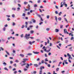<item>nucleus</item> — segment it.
I'll use <instances>...</instances> for the list:
<instances>
[{
  "instance_id": "a878e982",
  "label": "nucleus",
  "mask_w": 74,
  "mask_h": 74,
  "mask_svg": "<svg viewBox=\"0 0 74 74\" xmlns=\"http://www.w3.org/2000/svg\"><path fill=\"white\" fill-rule=\"evenodd\" d=\"M37 3H41V0H38Z\"/></svg>"
},
{
  "instance_id": "5701e85b",
  "label": "nucleus",
  "mask_w": 74,
  "mask_h": 74,
  "mask_svg": "<svg viewBox=\"0 0 74 74\" xmlns=\"http://www.w3.org/2000/svg\"><path fill=\"white\" fill-rule=\"evenodd\" d=\"M17 11H19V10H20V8L18 7L17 8Z\"/></svg>"
},
{
  "instance_id": "72a5a7b5",
  "label": "nucleus",
  "mask_w": 74,
  "mask_h": 74,
  "mask_svg": "<svg viewBox=\"0 0 74 74\" xmlns=\"http://www.w3.org/2000/svg\"><path fill=\"white\" fill-rule=\"evenodd\" d=\"M23 60H25V61L26 62V61H27V60H28V59H23Z\"/></svg>"
},
{
  "instance_id": "58836bf2",
  "label": "nucleus",
  "mask_w": 74,
  "mask_h": 74,
  "mask_svg": "<svg viewBox=\"0 0 74 74\" xmlns=\"http://www.w3.org/2000/svg\"><path fill=\"white\" fill-rule=\"evenodd\" d=\"M24 27H25V25H23L21 27V28L23 29V28H24Z\"/></svg>"
},
{
  "instance_id": "8fccbe9b",
  "label": "nucleus",
  "mask_w": 74,
  "mask_h": 74,
  "mask_svg": "<svg viewBox=\"0 0 74 74\" xmlns=\"http://www.w3.org/2000/svg\"><path fill=\"white\" fill-rule=\"evenodd\" d=\"M33 27V25H30L29 26V27L30 28H32V27Z\"/></svg>"
},
{
  "instance_id": "ea45409f",
  "label": "nucleus",
  "mask_w": 74,
  "mask_h": 74,
  "mask_svg": "<svg viewBox=\"0 0 74 74\" xmlns=\"http://www.w3.org/2000/svg\"><path fill=\"white\" fill-rule=\"evenodd\" d=\"M47 19H49V15L47 16Z\"/></svg>"
},
{
  "instance_id": "0e129e2a",
  "label": "nucleus",
  "mask_w": 74,
  "mask_h": 74,
  "mask_svg": "<svg viewBox=\"0 0 74 74\" xmlns=\"http://www.w3.org/2000/svg\"><path fill=\"white\" fill-rule=\"evenodd\" d=\"M51 55V53L49 52L48 53V55H49V56H50V55Z\"/></svg>"
},
{
  "instance_id": "1a4fd4ad",
  "label": "nucleus",
  "mask_w": 74,
  "mask_h": 74,
  "mask_svg": "<svg viewBox=\"0 0 74 74\" xmlns=\"http://www.w3.org/2000/svg\"><path fill=\"white\" fill-rule=\"evenodd\" d=\"M33 53H34V54H38V53H39V52H35L34 51H33Z\"/></svg>"
},
{
  "instance_id": "680f3d73",
  "label": "nucleus",
  "mask_w": 74,
  "mask_h": 74,
  "mask_svg": "<svg viewBox=\"0 0 74 74\" xmlns=\"http://www.w3.org/2000/svg\"><path fill=\"white\" fill-rule=\"evenodd\" d=\"M44 8V7L42 6H40V8Z\"/></svg>"
},
{
  "instance_id": "4468645a",
  "label": "nucleus",
  "mask_w": 74,
  "mask_h": 74,
  "mask_svg": "<svg viewBox=\"0 0 74 74\" xmlns=\"http://www.w3.org/2000/svg\"><path fill=\"white\" fill-rule=\"evenodd\" d=\"M25 15H26V14H25V13H23L22 15V16H24V17H25Z\"/></svg>"
},
{
  "instance_id": "a211bd4d",
  "label": "nucleus",
  "mask_w": 74,
  "mask_h": 74,
  "mask_svg": "<svg viewBox=\"0 0 74 74\" xmlns=\"http://www.w3.org/2000/svg\"><path fill=\"white\" fill-rule=\"evenodd\" d=\"M49 30H50V29L49 28H47L46 29V31H49Z\"/></svg>"
},
{
  "instance_id": "69168bd1",
  "label": "nucleus",
  "mask_w": 74,
  "mask_h": 74,
  "mask_svg": "<svg viewBox=\"0 0 74 74\" xmlns=\"http://www.w3.org/2000/svg\"><path fill=\"white\" fill-rule=\"evenodd\" d=\"M73 39H74V38L73 37H72L71 39V40H73Z\"/></svg>"
},
{
  "instance_id": "e433bc0d",
  "label": "nucleus",
  "mask_w": 74,
  "mask_h": 74,
  "mask_svg": "<svg viewBox=\"0 0 74 74\" xmlns=\"http://www.w3.org/2000/svg\"><path fill=\"white\" fill-rule=\"evenodd\" d=\"M14 74H16V73H17V71H15L14 72Z\"/></svg>"
},
{
  "instance_id": "864d4df0",
  "label": "nucleus",
  "mask_w": 74,
  "mask_h": 74,
  "mask_svg": "<svg viewBox=\"0 0 74 74\" xmlns=\"http://www.w3.org/2000/svg\"><path fill=\"white\" fill-rule=\"evenodd\" d=\"M44 63V60H42L41 61V63Z\"/></svg>"
},
{
  "instance_id": "5fc2aeb1",
  "label": "nucleus",
  "mask_w": 74,
  "mask_h": 74,
  "mask_svg": "<svg viewBox=\"0 0 74 74\" xmlns=\"http://www.w3.org/2000/svg\"><path fill=\"white\" fill-rule=\"evenodd\" d=\"M55 14H58V11H56L55 12Z\"/></svg>"
},
{
  "instance_id": "b1692460",
  "label": "nucleus",
  "mask_w": 74,
  "mask_h": 74,
  "mask_svg": "<svg viewBox=\"0 0 74 74\" xmlns=\"http://www.w3.org/2000/svg\"><path fill=\"white\" fill-rule=\"evenodd\" d=\"M24 5H26V4H27V2L25 1L24 2Z\"/></svg>"
},
{
  "instance_id": "c03bdc74",
  "label": "nucleus",
  "mask_w": 74,
  "mask_h": 74,
  "mask_svg": "<svg viewBox=\"0 0 74 74\" xmlns=\"http://www.w3.org/2000/svg\"><path fill=\"white\" fill-rule=\"evenodd\" d=\"M12 25V26H15V23H13Z\"/></svg>"
},
{
  "instance_id": "7ed1b4c3",
  "label": "nucleus",
  "mask_w": 74,
  "mask_h": 74,
  "mask_svg": "<svg viewBox=\"0 0 74 74\" xmlns=\"http://www.w3.org/2000/svg\"><path fill=\"white\" fill-rule=\"evenodd\" d=\"M22 62H23V64H22V62H21L19 63V64H21V66H25V65L26 64L25 63V62H26V61H25V60H24L23 61H22Z\"/></svg>"
},
{
  "instance_id": "9b49d317",
  "label": "nucleus",
  "mask_w": 74,
  "mask_h": 74,
  "mask_svg": "<svg viewBox=\"0 0 74 74\" xmlns=\"http://www.w3.org/2000/svg\"><path fill=\"white\" fill-rule=\"evenodd\" d=\"M67 60H66L64 61V62H65V64H68V63L67 62Z\"/></svg>"
},
{
  "instance_id": "37998d69",
  "label": "nucleus",
  "mask_w": 74,
  "mask_h": 74,
  "mask_svg": "<svg viewBox=\"0 0 74 74\" xmlns=\"http://www.w3.org/2000/svg\"><path fill=\"white\" fill-rule=\"evenodd\" d=\"M51 51V50L49 49L47 51V52H49V51Z\"/></svg>"
},
{
  "instance_id": "f03ea898",
  "label": "nucleus",
  "mask_w": 74,
  "mask_h": 74,
  "mask_svg": "<svg viewBox=\"0 0 74 74\" xmlns=\"http://www.w3.org/2000/svg\"><path fill=\"white\" fill-rule=\"evenodd\" d=\"M67 56L69 57L68 58V61L69 63H71V60H70V59H73V58L72 57H71V55H70L69 53H68L67 54Z\"/></svg>"
},
{
  "instance_id": "39448f33",
  "label": "nucleus",
  "mask_w": 74,
  "mask_h": 74,
  "mask_svg": "<svg viewBox=\"0 0 74 74\" xmlns=\"http://www.w3.org/2000/svg\"><path fill=\"white\" fill-rule=\"evenodd\" d=\"M42 69H45V67L44 66H41L40 68V70H42Z\"/></svg>"
},
{
  "instance_id": "052dcab7",
  "label": "nucleus",
  "mask_w": 74,
  "mask_h": 74,
  "mask_svg": "<svg viewBox=\"0 0 74 74\" xmlns=\"http://www.w3.org/2000/svg\"><path fill=\"white\" fill-rule=\"evenodd\" d=\"M15 50L14 49L13 50V53H15Z\"/></svg>"
},
{
  "instance_id": "2f4dec72",
  "label": "nucleus",
  "mask_w": 74,
  "mask_h": 74,
  "mask_svg": "<svg viewBox=\"0 0 74 74\" xmlns=\"http://www.w3.org/2000/svg\"><path fill=\"white\" fill-rule=\"evenodd\" d=\"M59 70V68H57L56 69V71H58Z\"/></svg>"
},
{
  "instance_id": "423d86ee",
  "label": "nucleus",
  "mask_w": 74,
  "mask_h": 74,
  "mask_svg": "<svg viewBox=\"0 0 74 74\" xmlns=\"http://www.w3.org/2000/svg\"><path fill=\"white\" fill-rule=\"evenodd\" d=\"M27 66H25V67L26 69H28L29 68V64H27Z\"/></svg>"
},
{
  "instance_id": "6e6d98bb",
  "label": "nucleus",
  "mask_w": 74,
  "mask_h": 74,
  "mask_svg": "<svg viewBox=\"0 0 74 74\" xmlns=\"http://www.w3.org/2000/svg\"><path fill=\"white\" fill-rule=\"evenodd\" d=\"M13 66H14V67H16V64H13Z\"/></svg>"
},
{
  "instance_id": "de8ad7c7",
  "label": "nucleus",
  "mask_w": 74,
  "mask_h": 74,
  "mask_svg": "<svg viewBox=\"0 0 74 74\" xmlns=\"http://www.w3.org/2000/svg\"><path fill=\"white\" fill-rule=\"evenodd\" d=\"M5 29L6 28L5 27H4L3 28V31H5Z\"/></svg>"
},
{
  "instance_id": "412c9836",
  "label": "nucleus",
  "mask_w": 74,
  "mask_h": 74,
  "mask_svg": "<svg viewBox=\"0 0 74 74\" xmlns=\"http://www.w3.org/2000/svg\"><path fill=\"white\" fill-rule=\"evenodd\" d=\"M12 10H13V11H15L16 10V9L15 8H13L12 9Z\"/></svg>"
},
{
  "instance_id": "20e7f679",
  "label": "nucleus",
  "mask_w": 74,
  "mask_h": 74,
  "mask_svg": "<svg viewBox=\"0 0 74 74\" xmlns=\"http://www.w3.org/2000/svg\"><path fill=\"white\" fill-rule=\"evenodd\" d=\"M64 32L65 34H69L68 32H67V30L66 29H64Z\"/></svg>"
},
{
  "instance_id": "a18cd8bd",
  "label": "nucleus",
  "mask_w": 74,
  "mask_h": 74,
  "mask_svg": "<svg viewBox=\"0 0 74 74\" xmlns=\"http://www.w3.org/2000/svg\"><path fill=\"white\" fill-rule=\"evenodd\" d=\"M47 66L48 67H51V65L50 64H48Z\"/></svg>"
},
{
  "instance_id": "ddd939ff",
  "label": "nucleus",
  "mask_w": 74,
  "mask_h": 74,
  "mask_svg": "<svg viewBox=\"0 0 74 74\" xmlns=\"http://www.w3.org/2000/svg\"><path fill=\"white\" fill-rule=\"evenodd\" d=\"M58 14L59 16H60V15H61V14H62V12H60L59 13H58Z\"/></svg>"
},
{
  "instance_id": "aec40b11",
  "label": "nucleus",
  "mask_w": 74,
  "mask_h": 74,
  "mask_svg": "<svg viewBox=\"0 0 74 74\" xmlns=\"http://www.w3.org/2000/svg\"><path fill=\"white\" fill-rule=\"evenodd\" d=\"M15 62L16 63H18V62H19V60H15Z\"/></svg>"
},
{
  "instance_id": "cd10ccee",
  "label": "nucleus",
  "mask_w": 74,
  "mask_h": 74,
  "mask_svg": "<svg viewBox=\"0 0 74 74\" xmlns=\"http://www.w3.org/2000/svg\"><path fill=\"white\" fill-rule=\"evenodd\" d=\"M63 25H60V29H62L63 28Z\"/></svg>"
},
{
  "instance_id": "2eb2a0df",
  "label": "nucleus",
  "mask_w": 74,
  "mask_h": 74,
  "mask_svg": "<svg viewBox=\"0 0 74 74\" xmlns=\"http://www.w3.org/2000/svg\"><path fill=\"white\" fill-rule=\"evenodd\" d=\"M64 19L65 21L67 23H68V21H67V18H64Z\"/></svg>"
},
{
  "instance_id": "338daca9",
  "label": "nucleus",
  "mask_w": 74,
  "mask_h": 74,
  "mask_svg": "<svg viewBox=\"0 0 74 74\" xmlns=\"http://www.w3.org/2000/svg\"><path fill=\"white\" fill-rule=\"evenodd\" d=\"M42 23H43V22H41L39 23V25H41V24H42Z\"/></svg>"
},
{
  "instance_id": "13d9d810",
  "label": "nucleus",
  "mask_w": 74,
  "mask_h": 74,
  "mask_svg": "<svg viewBox=\"0 0 74 74\" xmlns=\"http://www.w3.org/2000/svg\"><path fill=\"white\" fill-rule=\"evenodd\" d=\"M21 37L22 38V37H23V34H22L21 36Z\"/></svg>"
},
{
  "instance_id": "09e8293b",
  "label": "nucleus",
  "mask_w": 74,
  "mask_h": 74,
  "mask_svg": "<svg viewBox=\"0 0 74 74\" xmlns=\"http://www.w3.org/2000/svg\"><path fill=\"white\" fill-rule=\"evenodd\" d=\"M55 8H56V9H59V8H58V6L56 5L55 6Z\"/></svg>"
},
{
  "instance_id": "f704fd0d",
  "label": "nucleus",
  "mask_w": 74,
  "mask_h": 74,
  "mask_svg": "<svg viewBox=\"0 0 74 74\" xmlns=\"http://www.w3.org/2000/svg\"><path fill=\"white\" fill-rule=\"evenodd\" d=\"M6 16L7 17H8V18H10V15H6Z\"/></svg>"
},
{
  "instance_id": "9d476101",
  "label": "nucleus",
  "mask_w": 74,
  "mask_h": 74,
  "mask_svg": "<svg viewBox=\"0 0 74 74\" xmlns=\"http://www.w3.org/2000/svg\"><path fill=\"white\" fill-rule=\"evenodd\" d=\"M73 48V47H70L69 49H70V51H73V49H72V48Z\"/></svg>"
},
{
  "instance_id": "4be33fe9",
  "label": "nucleus",
  "mask_w": 74,
  "mask_h": 74,
  "mask_svg": "<svg viewBox=\"0 0 74 74\" xmlns=\"http://www.w3.org/2000/svg\"><path fill=\"white\" fill-rule=\"evenodd\" d=\"M32 21L34 23H36V20H34V19L33 18L32 19Z\"/></svg>"
},
{
  "instance_id": "7c9ffc66",
  "label": "nucleus",
  "mask_w": 74,
  "mask_h": 74,
  "mask_svg": "<svg viewBox=\"0 0 74 74\" xmlns=\"http://www.w3.org/2000/svg\"><path fill=\"white\" fill-rule=\"evenodd\" d=\"M29 44H30V45H32V43L31 41H29Z\"/></svg>"
},
{
  "instance_id": "dca6fc26",
  "label": "nucleus",
  "mask_w": 74,
  "mask_h": 74,
  "mask_svg": "<svg viewBox=\"0 0 74 74\" xmlns=\"http://www.w3.org/2000/svg\"><path fill=\"white\" fill-rule=\"evenodd\" d=\"M34 66H35V67H38V64H34Z\"/></svg>"
},
{
  "instance_id": "6ab92c4d",
  "label": "nucleus",
  "mask_w": 74,
  "mask_h": 74,
  "mask_svg": "<svg viewBox=\"0 0 74 74\" xmlns=\"http://www.w3.org/2000/svg\"><path fill=\"white\" fill-rule=\"evenodd\" d=\"M58 20H59V21H61V20H62V18H61V17H59L58 18Z\"/></svg>"
},
{
  "instance_id": "c756f323",
  "label": "nucleus",
  "mask_w": 74,
  "mask_h": 74,
  "mask_svg": "<svg viewBox=\"0 0 74 74\" xmlns=\"http://www.w3.org/2000/svg\"><path fill=\"white\" fill-rule=\"evenodd\" d=\"M55 19L56 21H57V20H58V18H57V17L56 16H55Z\"/></svg>"
},
{
  "instance_id": "bb28decb",
  "label": "nucleus",
  "mask_w": 74,
  "mask_h": 74,
  "mask_svg": "<svg viewBox=\"0 0 74 74\" xmlns=\"http://www.w3.org/2000/svg\"><path fill=\"white\" fill-rule=\"evenodd\" d=\"M4 69L5 70H7V71H8V69H7V68L6 67L4 68Z\"/></svg>"
},
{
  "instance_id": "79ce46f5",
  "label": "nucleus",
  "mask_w": 74,
  "mask_h": 74,
  "mask_svg": "<svg viewBox=\"0 0 74 74\" xmlns=\"http://www.w3.org/2000/svg\"><path fill=\"white\" fill-rule=\"evenodd\" d=\"M57 62L56 60H55L53 61V63H55V62Z\"/></svg>"
},
{
  "instance_id": "bf43d9fd",
  "label": "nucleus",
  "mask_w": 74,
  "mask_h": 74,
  "mask_svg": "<svg viewBox=\"0 0 74 74\" xmlns=\"http://www.w3.org/2000/svg\"><path fill=\"white\" fill-rule=\"evenodd\" d=\"M18 72V73H22V71H21V70H19Z\"/></svg>"
},
{
  "instance_id": "c9c22d12",
  "label": "nucleus",
  "mask_w": 74,
  "mask_h": 74,
  "mask_svg": "<svg viewBox=\"0 0 74 74\" xmlns=\"http://www.w3.org/2000/svg\"><path fill=\"white\" fill-rule=\"evenodd\" d=\"M45 62H48V59L47 58H46L45 59Z\"/></svg>"
},
{
  "instance_id": "49530a36",
  "label": "nucleus",
  "mask_w": 74,
  "mask_h": 74,
  "mask_svg": "<svg viewBox=\"0 0 74 74\" xmlns=\"http://www.w3.org/2000/svg\"><path fill=\"white\" fill-rule=\"evenodd\" d=\"M34 7H37V5L36 4H35L34 5Z\"/></svg>"
},
{
  "instance_id": "e2e57ef3",
  "label": "nucleus",
  "mask_w": 74,
  "mask_h": 74,
  "mask_svg": "<svg viewBox=\"0 0 74 74\" xmlns=\"http://www.w3.org/2000/svg\"><path fill=\"white\" fill-rule=\"evenodd\" d=\"M52 43H50V47H51V46H52Z\"/></svg>"
},
{
  "instance_id": "f3484780",
  "label": "nucleus",
  "mask_w": 74,
  "mask_h": 74,
  "mask_svg": "<svg viewBox=\"0 0 74 74\" xmlns=\"http://www.w3.org/2000/svg\"><path fill=\"white\" fill-rule=\"evenodd\" d=\"M27 55H28V56H30L31 55H32V53H28V54H27Z\"/></svg>"
},
{
  "instance_id": "6e6552de",
  "label": "nucleus",
  "mask_w": 74,
  "mask_h": 74,
  "mask_svg": "<svg viewBox=\"0 0 74 74\" xmlns=\"http://www.w3.org/2000/svg\"><path fill=\"white\" fill-rule=\"evenodd\" d=\"M20 56H21V57H22V58H23L25 56L24 55L22 54H20Z\"/></svg>"
},
{
  "instance_id": "f8f14e48",
  "label": "nucleus",
  "mask_w": 74,
  "mask_h": 74,
  "mask_svg": "<svg viewBox=\"0 0 74 74\" xmlns=\"http://www.w3.org/2000/svg\"><path fill=\"white\" fill-rule=\"evenodd\" d=\"M59 31V30L58 29H55V32H56V33H58V32Z\"/></svg>"
},
{
  "instance_id": "473e14b6",
  "label": "nucleus",
  "mask_w": 74,
  "mask_h": 74,
  "mask_svg": "<svg viewBox=\"0 0 74 74\" xmlns=\"http://www.w3.org/2000/svg\"><path fill=\"white\" fill-rule=\"evenodd\" d=\"M12 18H15V14H12Z\"/></svg>"
},
{
  "instance_id": "a19ab883",
  "label": "nucleus",
  "mask_w": 74,
  "mask_h": 74,
  "mask_svg": "<svg viewBox=\"0 0 74 74\" xmlns=\"http://www.w3.org/2000/svg\"><path fill=\"white\" fill-rule=\"evenodd\" d=\"M69 42V40H65V43H67Z\"/></svg>"
},
{
  "instance_id": "f257e3e1",
  "label": "nucleus",
  "mask_w": 74,
  "mask_h": 74,
  "mask_svg": "<svg viewBox=\"0 0 74 74\" xmlns=\"http://www.w3.org/2000/svg\"><path fill=\"white\" fill-rule=\"evenodd\" d=\"M30 34H29L28 35L27 34H26L25 35V38H26L27 40H28V39H29V38H30L31 39H34V38L33 37H29V36H30Z\"/></svg>"
},
{
  "instance_id": "3c124183",
  "label": "nucleus",
  "mask_w": 74,
  "mask_h": 74,
  "mask_svg": "<svg viewBox=\"0 0 74 74\" xmlns=\"http://www.w3.org/2000/svg\"><path fill=\"white\" fill-rule=\"evenodd\" d=\"M18 7H21V5L19 4H18Z\"/></svg>"
},
{
  "instance_id": "4c0bfd02",
  "label": "nucleus",
  "mask_w": 74,
  "mask_h": 74,
  "mask_svg": "<svg viewBox=\"0 0 74 74\" xmlns=\"http://www.w3.org/2000/svg\"><path fill=\"white\" fill-rule=\"evenodd\" d=\"M34 33V31H33V30L30 31L31 33Z\"/></svg>"
},
{
  "instance_id": "4d7b16f0",
  "label": "nucleus",
  "mask_w": 74,
  "mask_h": 74,
  "mask_svg": "<svg viewBox=\"0 0 74 74\" xmlns=\"http://www.w3.org/2000/svg\"><path fill=\"white\" fill-rule=\"evenodd\" d=\"M24 71H27V69H24Z\"/></svg>"
},
{
  "instance_id": "c85d7f7f",
  "label": "nucleus",
  "mask_w": 74,
  "mask_h": 74,
  "mask_svg": "<svg viewBox=\"0 0 74 74\" xmlns=\"http://www.w3.org/2000/svg\"><path fill=\"white\" fill-rule=\"evenodd\" d=\"M5 51V52L7 54H8V55H10V54H9V53H8V52L7 51Z\"/></svg>"
},
{
  "instance_id": "603ef678",
  "label": "nucleus",
  "mask_w": 74,
  "mask_h": 74,
  "mask_svg": "<svg viewBox=\"0 0 74 74\" xmlns=\"http://www.w3.org/2000/svg\"><path fill=\"white\" fill-rule=\"evenodd\" d=\"M12 45L14 47H15V44L14 43L12 44Z\"/></svg>"
},
{
  "instance_id": "774afa93",
  "label": "nucleus",
  "mask_w": 74,
  "mask_h": 74,
  "mask_svg": "<svg viewBox=\"0 0 74 74\" xmlns=\"http://www.w3.org/2000/svg\"><path fill=\"white\" fill-rule=\"evenodd\" d=\"M15 70H16V69L15 68H14L12 69V71H15Z\"/></svg>"
},
{
  "instance_id": "0eeeda50",
  "label": "nucleus",
  "mask_w": 74,
  "mask_h": 74,
  "mask_svg": "<svg viewBox=\"0 0 74 74\" xmlns=\"http://www.w3.org/2000/svg\"><path fill=\"white\" fill-rule=\"evenodd\" d=\"M65 3L66 2H64L63 3V4L64 5H65V7H67V5Z\"/></svg>"
},
{
  "instance_id": "393cba45",
  "label": "nucleus",
  "mask_w": 74,
  "mask_h": 74,
  "mask_svg": "<svg viewBox=\"0 0 74 74\" xmlns=\"http://www.w3.org/2000/svg\"><path fill=\"white\" fill-rule=\"evenodd\" d=\"M62 3H63V2H62L61 3V5H60V7H63V4H62Z\"/></svg>"
}]
</instances>
